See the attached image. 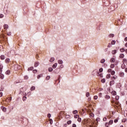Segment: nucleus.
<instances>
[{"instance_id": "obj_1", "label": "nucleus", "mask_w": 127, "mask_h": 127, "mask_svg": "<svg viewBox=\"0 0 127 127\" xmlns=\"http://www.w3.org/2000/svg\"><path fill=\"white\" fill-rule=\"evenodd\" d=\"M111 79L112 80L115 81V80H117V79H118V76L117 75H114V76L111 77Z\"/></svg>"}, {"instance_id": "obj_2", "label": "nucleus", "mask_w": 127, "mask_h": 127, "mask_svg": "<svg viewBox=\"0 0 127 127\" xmlns=\"http://www.w3.org/2000/svg\"><path fill=\"white\" fill-rule=\"evenodd\" d=\"M110 62L111 63H115V62H116V59H115V58H112L110 59Z\"/></svg>"}, {"instance_id": "obj_3", "label": "nucleus", "mask_w": 127, "mask_h": 127, "mask_svg": "<svg viewBox=\"0 0 127 127\" xmlns=\"http://www.w3.org/2000/svg\"><path fill=\"white\" fill-rule=\"evenodd\" d=\"M1 109H2V111L4 112V113H5V112H6V108H5V107H3V106H1Z\"/></svg>"}, {"instance_id": "obj_4", "label": "nucleus", "mask_w": 127, "mask_h": 127, "mask_svg": "<svg viewBox=\"0 0 127 127\" xmlns=\"http://www.w3.org/2000/svg\"><path fill=\"white\" fill-rule=\"evenodd\" d=\"M120 77H121V78H124V77H125V73L120 72Z\"/></svg>"}, {"instance_id": "obj_5", "label": "nucleus", "mask_w": 127, "mask_h": 127, "mask_svg": "<svg viewBox=\"0 0 127 127\" xmlns=\"http://www.w3.org/2000/svg\"><path fill=\"white\" fill-rule=\"evenodd\" d=\"M3 28H4V29H5L6 30V29L8 28V25L7 24H4L3 25Z\"/></svg>"}, {"instance_id": "obj_6", "label": "nucleus", "mask_w": 127, "mask_h": 127, "mask_svg": "<svg viewBox=\"0 0 127 127\" xmlns=\"http://www.w3.org/2000/svg\"><path fill=\"white\" fill-rule=\"evenodd\" d=\"M4 59H5V56H4V55L0 56V60H4Z\"/></svg>"}, {"instance_id": "obj_7", "label": "nucleus", "mask_w": 127, "mask_h": 127, "mask_svg": "<svg viewBox=\"0 0 127 127\" xmlns=\"http://www.w3.org/2000/svg\"><path fill=\"white\" fill-rule=\"evenodd\" d=\"M54 61H55V58L54 57H52L50 60V62H54Z\"/></svg>"}, {"instance_id": "obj_8", "label": "nucleus", "mask_w": 127, "mask_h": 127, "mask_svg": "<svg viewBox=\"0 0 127 127\" xmlns=\"http://www.w3.org/2000/svg\"><path fill=\"white\" fill-rule=\"evenodd\" d=\"M39 65V63L38 62H36L35 63L34 67H37Z\"/></svg>"}, {"instance_id": "obj_9", "label": "nucleus", "mask_w": 127, "mask_h": 127, "mask_svg": "<svg viewBox=\"0 0 127 127\" xmlns=\"http://www.w3.org/2000/svg\"><path fill=\"white\" fill-rule=\"evenodd\" d=\"M58 64H63V61H62V60H59L58 61Z\"/></svg>"}, {"instance_id": "obj_10", "label": "nucleus", "mask_w": 127, "mask_h": 127, "mask_svg": "<svg viewBox=\"0 0 127 127\" xmlns=\"http://www.w3.org/2000/svg\"><path fill=\"white\" fill-rule=\"evenodd\" d=\"M57 65H58L57 63H55V64H54L53 65V69H55V68H56L57 67Z\"/></svg>"}, {"instance_id": "obj_11", "label": "nucleus", "mask_w": 127, "mask_h": 127, "mask_svg": "<svg viewBox=\"0 0 127 127\" xmlns=\"http://www.w3.org/2000/svg\"><path fill=\"white\" fill-rule=\"evenodd\" d=\"M105 98L106 99V100H109L110 99H111V97H110V96L109 95H106L105 96Z\"/></svg>"}, {"instance_id": "obj_12", "label": "nucleus", "mask_w": 127, "mask_h": 127, "mask_svg": "<svg viewBox=\"0 0 127 127\" xmlns=\"http://www.w3.org/2000/svg\"><path fill=\"white\" fill-rule=\"evenodd\" d=\"M116 44V40H113L111 42V45H115Z\"/></svg>"}, {"instance_id": "obj_13", "label": "nucleus", "mask_w": 127, "mask_h": 127, "mask_svg": "<svg viewBox=\"0 0 127 127\" xmlns=\"http://www.w3.org/2000/svg\"><path fill=\"white\" fill-rule=\"evenodd\" d=\"M6 63H9V61H10V60L8 58L6 59L5 60Z\"/></svg>"}, {"instance_id": "obj_14", "label": "nucleus", "mask_w": 127, "mask_h": 127, "mask_svg": "<svg viewBox=\"0 0 127 127\" xmlns=\"http://www.w3.org/2000/svg\"><path fill=\"white\" fill-rule=\"evenodd\" d=\"M107 79H110L111 78V74H108L106 75Z\"/></svg>"}, {"instance_id": "obj_15", "label": "nucleus", "mask_w": 127, "mask_h": 127, "mask_svg": "<svg viewBox=\"0 0 127 127\" xmlns=\"http://www.w3.org/2000/svg\"><path fill=\"white\" fill-rule=\"evenodd\" d=\"M48 71L49 72H52L53 71V68H52V67H49Z\"/></svg>"}, {"instance_id": "obj_16", "label": "nucleus", "mask_w": 127, "mask_h": 127, "mask_svg": "<svg viewBox=\"0 0 127 127\" xmlns=\"http://www.w3.org/2000/svg\"><path fill=\"white\" fill-rule=\"evenodd\" d=\"M6 75H9L10 74V70H7L5 72Z\"/></svg>"}, {"instance_id": "obj_17", "label": "nucleus", "mask_w": 127, "mask_h": 127, "mask_svg": "<svg viewBox=\"0 0 127 127\" xmlns=\"http://www.w3.org/2000/svg\"><path fill=\"white\" fill-rule=\"evenodd\" d=\"M123 62L124 64H126V63H127V59H123Z\"/></svg>"}, {"instance_id": "obj_18", "label": "nucleus", "mask_w": 127, "mask_h": 127, "mask_svg": "<svg viewBox=\"0 0 127 127\" xmlns=\"http://www.w3.org/2000/svg\"><path fill=\"white\" fill-rule=\"evenodd\" d=\"M114 123V121L113 120H110L109 122V126L111 125H113V123Z\"/></svg>"}, {"instance_id": "obj_19", "label": "nucleus", "mask_w": 127, "mask_h": 127, "mask_svg": "<svg viewBox=\"0 0 127 127\" xmlns=\"http://www.w3.org/2000/svg\"><path fill=\"white\" fill-rule=\"evenodd\" d=\"M109 37H110V38H112L113 37H114V36H115V35H114V34H110L109 35Z\"/></svg>"}, {"instance_id": "obj_20", "label": "nucleus", "mask_w": 127, "mask_h": 127, "mask_svg": "<svg viewBox=\"0 0 127 127\" xmlns=\"http://www.w3.org/2000/svg\"><path fill=\"white\" fill-rule=\"evenodd\" d=\"M110 83V85H114L115 84V80H111Z\"/></svg>"}, {"instance_id": "obj_21", "label": "nucleus", "mask_w": 127, "mask_h": 127, "mask_svg": "<svg viewBox=\"0 0 127 127\" xmlns=\"http://www.w3.org/2000/svg\"><path fill=\"white\" fill-rule=\"evenodd\" d=\"M111 75H114L115 74H116V71L115 70H112V72H111Z\"/></svg>"}, {"instance_id": "obj_22", "label": "nucleus", "mask_w": 127, "mask_h": 127, "mask_svg": "<svg viewBox=\"0 0 127 127\" xmlns=\"http://www.w3.org/2000/svg\"><path fill=\"white\" fill-rule=\"evenodd\" d=\"M94 114H93V113H90V114H89V117H90V118H94Z\"/></svg>"}, {"instance_id": "obj_23", "label": "nucleus", "mask_w": 127, "mask_h": 127, "mask_svg": "<svg viewBox=\"0 0 127 127\" xmlns=\"http://www.w3.org/2000/svg\"><path fill=\"white\" fill-rule=\"evenodd\" d=\"M112 94L113 96H116L117 95V92L116 91H112Z\"/></svg>"}, {"instance_id": "obj_24", "label": "nucleus", "mask_w": 127, "mask_h": 127, "mask_svg": "<svg viewBox=\"0 0 127 127\" xmlns=\"http://www.w3.org/2000/svg\"><path fill=\"white\" fill-rule=\"evenodd\" d=\"M0 79H3V78H4V75L2 74H0Z\"/></svg>"}, {"instance_id": "obj_25", "label": "nucleus", "mask_w": 127, "mask_h": 127, "mask_svg": "<svg viewBox=\"0 0 127 127\" xmlns=\"http://www.w3.org/2000/svg\"><path fill=\"white\" fill-rule=\"evenodd\" d=\"M110 68H111L112 69L115 68V64H111V65H110Z\"/></svg>"}, {"instance_id": "obj_26", "label": "nucleus", "mask_w": 127, "mask_h": 127, "mask_svg": "<svg viewBox=\"0 0 127 127\" xmlns=\"http://www.w3.org/2000/svg\"><path fill=\"white\" fill-rule=\"evenodd\" d=\"M77 113H78V111L77 110H74L72 112V114H73V115H76Z\"/></svg>"}, {"instance_id": "obj_27", "label": "nucleus", "mask_w": 127, "mask_h": 127, "mask_svg": "<svg viewBox=\"0 0 127 127\" xmlns=\"http://www.w3.org/2000/svg\"><path fill=\"white\" fill-rule=\"evenodd\" d=\"M116 53H117V50H115L112 51V54H116Z\"/></svg>"}, {"instance_id": "obj_28", "label": "nucleus", "mask_w": 127, "mask_h": 127, "mask_svg": "<svg viewBox=\"0 0 127 127\" xmlns=\"http://www.w3.org/2000/svg\"><path fill=\"white\" fill-rule=\"evenodd\" d=\"M31 91H34V90H35V87L34 86H32L31 88H30Z\"/></svg>"}, {"instance_id": "obj_29", "label": "nucleus", "mask_w": 127, "mask_h": 127, "mask_svg": "<svg viewBox=\"0 0 127 127\" xmlns=\"http://www.w3.org/2000/svg\"><path fill=\"white\" fill-rule=\"evenodd\" d=\"M125 67H126V64H122L121 65V67L122 68V69H124Z\"/></svg>"}, {"instance_id": "obj_30", "label": "nucleus", "mask_w": 127, "mask_h": 127, "mask_svg": "<svg viewBox=\"0 0 127 127\" xmlns=\"http://www.w3.org/2000/svg\"><path fill=\"white\" fill-rule=\"evenodd\" d=\"M120 58H124V57H125V55H124L123 54H122L120 55Z\"/></svg>"}, {"instance_id": "obj_31", "label": "nucleus", "mask_w": 127, "mask_h": 127, "mask_svg": "<svg viewBox=\"0 0 127 127\" xmlns=\"http://www.w3.org/2000/svg\"><path fill=\"white\" fill-rule=\"evenodd\" d=\"M105 61H106V60L104 59H103L101 60L100 62H101V63L103 64V63H105Z\"/></svg>"}, {"instance_id": "obj_32", "label": "nucleus", "mask_w": 127, "mask_h": 127, "mask_svg": "<svg viewBox=\"0 0 127 127\" xmlns=\"http://www.w3.org/2000/svg\"><path fill=\"white\" fill-rule=\"evenodd\" d=\"M115 99L117 101H118L119 99H120V96L117 95L116 97H115Z\"/></svg>"}, {"instance_id": "obj_33", "label": "nucleus", "mask_w": 127, "mask_h": 127, "mask_svg": "<svg viewBox=\"0 0 127 127\" xmlns=\"http://www.w3.org/2000/svg\"><path fill=\"white\" fill-rule=\"evenodd\" d=\"M49 79H50V76H47L46 77V80L47 81H48V80H49Z\"/></svg>"}, {"instance_id": "obj_34", "label": "nucleus", "mask_w": 127, "mask_h": 127, "mask_svg": "<svg viewBox=\"0 0 127 127\" xmlns=\"http://www.w3.org/2000/svg\"><path fill=\"white\" fill-rule=\"evenodd\" d=\"M86 96L88 98V97H90V93L87 92L86 94Z\"/></svg>"}, {"instance_id": "obj_35", "label": "nucleus", "mask_w": 127, "mask_h": 127, "mask_svg": "<svg viewBox=\"0 0 127 127\" xmlns=\"http://www.w3.org/2000/svg\"><path fill=\"white\" fill-rule=\"evenodd\" d=\"M110 126L109 123H105V127H109Z\"/></svg>"}, {"instance_id": "obj_36", "label": "nucleus", "mask_w": 127, "mask_h": 127, "mask_svg": "<svg viewBox=\"0 0 127 127\" xmlns=\"http://www.w3.org/2000/svg\"><path fill=\"white\" fill-rule=\"evenodd\" d=\"M26 99H27V97L26 96H24L23 97V102L26 101Z\"/></svg>"}, {"instance_id": "obj_37", "label": "nucleus", "mask_w": 127, "mask_h": 127, "mask_svg": "<svg viewBox=\"0 0 127 127\" xmlns=\"http://www.w3.org/2000/svg\"><path fill=\"white\" fill-rule=\"evenodd\" d=\"M49 121H50V124L51 125H52V124H53V120H52V119H50Z\"/></svg>"}, {"instance_id": "obj_38", "label": "nucleus", "mask_w": 127, "mask_h": 127, "mask_svg": "<svg viewBox=\"0 0 127 127\" xmlns=\"http://www.w3.org/2000/svg\"><path fill=\"white\" fill-rule=\"evenodd\" d=\"M24 79H25V80H28V76H27V75H25V76H24Z\"/></svg>"}, {"instance_id": "obj_39", "label": "nucleus", "mask_w": 127, "mask_h": 127, "mask_svg": "<svg viewBox=\"0 0 127 127\" xmlns=\"http://www.w3.org/2000/svg\"><path fill=\"white\" fill-rule=\"evenodd\" d=\"M71 123H72V121L70 120L67 122V125H71Z\"/></svg>"}, {"instance_id": "obj_40", "label": "nucleus", "mask_w": 127, "mask_h": 127, "mask_svg": "<svg viewBox=\"0 0 127 127\" xmlns=\"http://www.w3.org/2000/svg\"><path fill=\"white\" fill-rule=\"evenodd\" d=\"M70 116L69 115H65V119H69L70 118Z\"/></svg>"}, {"instance_id": "obj_41", "label": "nucleus", "mask_w": 127, "mask_h": 127, "mask_svg": "<svg viewBox=\"0 0 127 127\" xmlns=\"http://www.w3.org/2000/svg\"><path fill=\"white\" fill-rule=\"evenodd\" d=\"M31 70H33V67H29L28 69V71H30Z\"/></svg>"}, {"instance_id": "obj_42", "label": "nucleus", "mask_w": 127, "mask_h": 127, "mask_svg": "<svg viewBox=\"0 0 127 127\" xmlns=\"http://www.w3.org/2000/svg\"><path fill=\"white\" fill-rule=\"evenodd\" d=\"M113 71V70L112 69H109L108 70V73H112V71Z\"/></svg>"}, {"instance_id": "obj_43", "label": "nucleus", "mask_w": 127, "mask_h": 127, "mask_svg": "<svg viewBox=\"0 0 127 127\" xmlns=\"http://www.w3.org/2000/svg\"><path fill=\"white\" fill-rule=\"evenodd\" d=\"M94 100H97L98 99V96L95 95L94 96Z\"/></svg>"}, {"instance_id": "obj_44", "label": "nucleus", "mask_w": 127, "mask_h": 127, "mask_svg": "<svg viewBox=\"0 0 127 127\" xmlns=\"http://www.w3.org/2000/svg\"><path fill=\"white\" fill-rule=\"evenodd\" d=\"M82 121V119L80 118H78L77 119V121L79 122V123L81 122V121Z\"/></svg>"}, {"instance_id": "obj_45", "label": "nucleus", "mask_w": 127, "mask_h": 127, "mask_svg": "<svg viewBox=\"0 0 127 127\" xmlns=\"http://www.w3.org/2000/svg\"><path fill=\"white\" fill-rule=\"evenodd\" d=\"M3 68V65L2 64H0V69H2Z\"/></svg>"}, {"instance_id": "obj_46", "label": "nucleus", "mask_w": 127, "mask_h": 127, "mask_svg": "<svg viewBox=\"0 0 127 127\" xmlns=\"http://www.w3.org/2000/svg\"><path fill=\"white\" fill-rule=\"evenodd\" d=\"M74 119H78V118H79V116H77V115H74Z\"/></svg>"}, {"instance_id": "obj_47", "label": "nucleus", "mask_w": 127, "mask_h": 127, "mask_svg": "<svg viewBox=\"0 0 127 127\" xmlns=\"http://www.w3.org/2000/svg\"><path fill=\"white\" fill-rule=\"evenodd\" d=\"M11 35V32H9L8 33H7V35H8V36H10V35Z\"/></svg>"}, {"instance_id": "obj_48", "label": "nucleus", "mask_w": 127, "mask_h": 127, "mask_svg": "<svg viewBox=\"0 0 127 127\" xmlns=\"http://www.w3.org/2000/svg\"><path fill=\"white\" fill-rule=\"evenodd\" d=\"M121 52H125V49H120Z\"/></svg>"}, {"instance_id": "obj_49", "label": "nucleus", "mask_w": 127, "mask_h": 127, "mask_svg": "<svg viewBox=\"0 0 127 127\" xmlns=\"http://www.w3.org/2000/svg\"><path fill=\"white\" fill-rule=\"evenodd\" d=\"M33 72L35 74L36 73H37V70L35 69V70H33Z\"/></svg>"}, {"instance_id": "obj_50", "label": "nucleus", "mask_w": 127, "mask_h": 127, "mask_svg": "<svg viewBox=\"0 0 127 127\" xmlns=\"http://www.w3.org/2000/svg\"><path fill=\"white\" fill-rule=\"evenodd\" d=\"M99 72H100V73H101V72H103V68H100L99 69Z\"/></svg>"}, {"instance_id": "obj_51", "label": "nucleus", "mask_w": 127, "mask_h": 127, "mask_svg": "<svg viewBox=\"0 0 127 127\" xmlns=\"http://www.w3.org/2000/svg\"><path fill=\"white\" fill-rule=\"evenodd\" d=\"M98 96L100 97V98H102V93H99Z\"/></svg>"}, {"instance_id": "obj_52", "label": "nucleus", "mask_w": 127, "mask_h": 127, "mask_svg": "<svg viewBox=\"0 0 127 127\" xmlns=\"http://www.w3.org/2000/svg\"><path fill=\"white\" fill-rule=\"evenodd\" d=\"M3 17V14H0V18H2Z\"/></svg>"}, {"instance_id": "obj_53", "label": "nucleus", "mask_w": 127, "mask_h": 127, "mask_svg": "<svg viewBox=\"0 0 127 127\" xmlns=\"http://www.w3.org/2000/svg\"><path fill=\"white\" fill-rule=\"evenodd\" d=\"M40 78H41V75H39L37 76V79H40Z\"/></svg>"}, {"instance_id": "obj_54", "label": "nucleus", "mask_w": 127, "mask_h": 127, "mask_svg": "<svg viewBox=\"0 0 127 127\" xmlns=\"http://www.w3.org/2000/svg\"><path fill=\"white\" fill-rule=\"evenodd\" d=\"M108 47H109V48H110V47H112V45H111V44H108Z\"/></svg>"}, {"instance_id": "obj_55", "label": "nucleus", "mask_w": 127, "mask_h": 127, "mask_svg": "<svg viewBox=\"0 0 127 127\" xmlns=\"http://www.w3.org/2000/svg\"><path fill=\"white\" fill-rule=\"evenodd\" d=\"M48 118H51V114H48Z\"/></svg>"}, {"instance_id": "obj_56", "label": "nucleus", "mask_w": 127, "mask_h": 127, "mask_svg": "<svg viewBox=\"0 0 127 127\" xmlns=\"http://www.w3.org/2000/svg\"><path fill=\"white\" fill-rule=\"evenodd\" d=\"M118 120H117V119H115V120H114V123H118Z\"/></svg>"}, {"instance_id": "obj_57", "label": "nucleus", "mask_w": 127, "mask_h": 127, "mask_svg": "<svg viewBox=\"0 0 127 127\" xmlns=\"http://www.w3.org/2000/svg\"><path fill=\"white\" fill-rule=\"evenodd\" d=\"M103 121H104V122H106V121H107V118H103Z\"/></svg>"}, {"instance_id": "obj_58", "label": "nucleus", "mask_w": 127, "mask_h": 127, "mask_svg": "<svg viewBox=\"0 0 127 127\" xmlns=\"http://www.w3.org/2000/svg\"><path fill=\"white\" fill-rule=\"evenodd\" d=\"M101 82H102V83H105V82H106V81H105V79H102V80H101Z\"/></svg>"}, {"instance_id": "obj_59", "label": "nucleus", "mask_w": 127, "mask_h": 127, "mask_svg": "<svg viewBox=\"0 0 127 127\" xmlns=\"http://www.w3.org/2000/svg\"><path fill=\"white\" fill-rule=\"evenodd\" d=\"M0 97H2V92H0Z\"/></svg>"}, {"instance_id": "obj_60", "label": "nucleus", "mask_w": 127, "mask_h": 127, "mask_svg": "<svg viewBox=\"0 0 127 127\" xmlns=\"http://www.w3.org/2000/svg\"><path fill=\"white\" fill-rule=\"evenodd\" d=\"M64 66L63 65H61L60 66V68H61L62 69V68H64Z\"/></svg>"}, {"instance_id": "obj_61", "label": "nucleus", "mask_w": 127, "mask_h": 127, "mask_svg": "<svg viewBox=\"0 0 127 127\" xmlns=\"http://www.w3.org/2000/svg\"><path fill=\"white\" fill-rule=\"evenodd\" d=\"M2 72V69H0V74H1Z\"/></svg>"}, {"instance_id": "obj_62", "label": "nucleus", "mask_w": 127, "mask_h": 127, "mask_svg": "<svg viewBox=\"0 0 127 127\" xmlns=\"http://www.w3.org/2000/svg\"><path fill=\"white\" fill-rule=\"evenodd\" d=\"M72 127H76V126L75 125V124H73Z\"/></svg>"}, {"instance_id": "obj_63", "label": "nucleus", "mask_w": 127, "mask_h": 127, "mask_svg": "<svg viewBox=\"0 0 127 127\" xmlns=\"http://www.w3.org/2000/svg\"><path fill=\"white\" fill-rule=\"evenodd\" d=\"M125 41H127V37H126V38H125Z\"/></svg>"}, {"instance_id": "obj_64", "label": "nucleus", "mask_w": 127, "mask_h": 127, "mask_svg": "<svg viewBox=\"0 0 127 127\" xmlns=\"http://www.w3.org/2000/svg\"><path fill=\"white\" fill-rule=\"evenodd\" d=\"M125 72H126V73H127V68H125Z\"/></svg>"}]
</instances>
